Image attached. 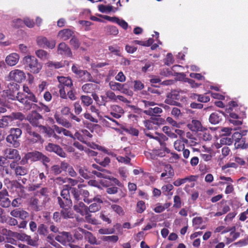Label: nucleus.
<instances>
[{
	"mask_svg": "<svg viewBox=\"0 0 248 248\" xmlns=\"http://www.w3.org/2000/svg\"><path fill=\"white\" fill-rule=\"evenodd\" d=\"M47 39L44 36H39L37 38V44L40 47H44L46 44L47 43Z\"/></svg>",
	"mask_w": 248,
	"mask_h": 248,
	"instance_id": "nucleus-54",
	"label": "nucleus"
},
{
	"mask_svg": "<svg viewBox=\"0 0 248 248\" xmlns=\"http://www.w3.org/2000/svg\"><path fill=\"white\" fill-rule=\"evenodd\" d=\"M27 170L22 166H17L16 168L15 173L17 176H23L27 173Z\"/></svg>",
	"mask_w": 248,
	"mask_h": 248,
	"instance_id": "nucleus-49",
	"label": "nucleus"
},
{
	"mask_svg": "<svg viewBox=\"0 0 248 248\" xmlns=\"http://www.w3.org/2000/svg\"><path fill=\"white\" fill-rule=\"evenodd\" d=\"M22 131L20 129L18 128H12L10 130V134L7 137L6 140L7 142L12 144L15 147H17L19 146V142L17 139L20 137Z\"/></svg>",
	"mask_w": 248,
	"mask_h": 248,
	"instance_id": "nucleus-5",
	"label": "nucleus"
},
{
	"mask_svg": "<svg viewBox=\"0 0 248 248\" xmlns=\"http://www.w3.org/2000/svg\"><path fill=\"white\" fill-rule=\"evenodd\" d=\"M70 208V207H67L65 208L62 209L61 212V214L62 217L64 218H69L73 217V214Z\"/></svg>",
	"mask_w": 248,
	"mask_h": 248,
	"instance_id": "nucleus-37",
	"label": "nucleus"
},
{
	"mask_svg": "<svg viewBox=\"0 0 248 248\" xmlns=\"http://www.w3.org/2000/svg\"><path fill=\"white\" fill-rule=\"evenodd\" d=\"M101 208L100 204L94 202L91 204L89 207L87 206V211L90 213H95L97 212Z\"/></svg>",
	"mask_w": 248,
	"mask_h": 248,
	"instance_id": "nucleus-40",
	"label": "nucleus"
},
{
	"mask_svg": "<svg viewBox=\"0 0 248 248\" xmlns=\"http://www.w3.org/2000/svg\"><path fill=\"white\" fill-rule=\"evenodd\" d=\"M27 132L30 134L29 137V140L32 143H36L39 141L41 140L40 136L37 133L32 132L31 129V127L29 125H28L27 129Z\"/></svg>",
	"mask_w": 248,
	"mask_h": 248,
	"instance_id": "nucleus-29",
	"label": "nucleus"
},
{
	"mask_svg": "<svg viewBox=\"0 0 248 248\" xmlns=\"http://www.w3.org/2000/svg\"><path fill=\"white\" fill-rule=\"evenodd\" d=\"M35 107H36L38 110L43 111L44 112H48L50 111V109L48 106L42 103H40L38 105L35 104Z\"/></svg>",
	"mask_w": 248,
	"mask_h": 248,
	"instance_id": "nucleus-51",
	"label": "nucleus"
},
{
	"mask_svg": "<svg viewBox=\"0 0 248 248\" xmlns=\"http://www.w3.org/2000/svg\"><path fill=\"white\" fill-rule=\"evenodd\" d=\"M57 199L59 204L62 209L71 206L72 202L70 199H67V198L62 199L61 197H58Z\"/></svg>",
	"mask_w": 248,
	"mask_h": 248,
	"instance_id": "nucleus-32",
	"label": "nucleus"
},
{
	"mask_svg": "<svg viewBox=\"0 0 248 248\" xmlns=\"http://www.w3.org/2000/svg\"><path fill=\"white\" fill-rule=\"evenodd\" d=\"M247 130H240L239 132H235L232 136V139L235 142H239L242 137L246 135Z\"/></svg>",
	"mask_w": 248,
	"mask_h": 248,
	"instance_id": "nucleus-36",
	"label": "nucleus"
},
{
	"mask_svg": "<svg viewBox=\"0 0 248 248\" xmlns=\"http://www.w3.org/2000/svg\"><path fill=\"white\" fill-rule=\"evenodd\" d=\"M98 10L103 13H108L112 10V6L110 5H104L103 4L99 5L98 6Z\"/></svg>",
	"mask_w": 248,
	"mask_h": 248,
	"instance_id": "nucleus-46",
	"label": "nucleus"
},
{
	"mask_svg": "<svg viewBox=\"0 0 248 248\" xmlns=\"http://www.w3.org/2000/svg\"><path fill=\"white\" fill-rule=\"evenodd\" d=\"M86 144L89 147H90L92 149H98L100 151H102L105 153H106L107 154H108V150L105 148L104 147H102V146H100L98 145H97L96 144L94 143H93V142H86Z\"/></svg>",
	"mask_w": 248,
	"mask_h": 248,
	"instance_id": "nucleus-48",
	"label": "nucleus"
},
{
	"mask_svg": "<svg viewBox=\"0 0 248 248\" xmlns=\"http://www.w3.org/2000/svg\"><path fill=\"white\" fill-rule=\"evenodd\" d=\"M208 93H206L203 94H199L197 100L198 101L202 103H206L210 101V97L207 95Z\"/></svg>",
	"mask_w": 248,
	"mask_h": 248,
	"instance_id": "nucleus-55",
	"label": "nucleus"
},
{
	"mask_svg": "<svg viewBox=\"0 0 248 248\" xmlns=\"http://www.w3.org/2000/svg\"><path fill=\"white\" fill-rule=\"evenodd\" d=\"M180 99V92L178 91H173L168 94L165 102L170 105L178 106L179 103L177 101Z\"/></svg>",
	"mask_w": 248,
	"mask_h": 248,
	"instance_id": "nucleus-11",
	"label": "nucleus"
},
{
	"mask_svg": "<svg viewBox=\"0 0 248 248\" xmlns=\"http://www.w3.org/2000/svg\"><path fill=\"white\" fill-rule=\"evenodd\" d=\"M25 157L26 160L31 161L41 160L43 163H48L50 161L48 157L38 151L28 153L25 155Z\"/></svg>",
	"mask_w": 248,
	"mask_h": 248,
	"instance_id": "nucleus-6",
	"label": "nucleus"
},
{
	"mask_svg": "<svg viewBox=\"0 0 248 248\" xmlns=\"http://www.w3.org/2000/svg\"><path fill=\"white\" fill-rule=\"evenodd\" d=\"M110 208L120 216H122L124 214V211L123 208L119 205L115 204H111Z\"/></svg>",
	"mask_w": 248,
	"mask_h": 248,
	"instance_id": "nucleus-44",
	"label": "nucleus"
},
{
	"mask_svg": "<svg viewBox=\"0 0 248 248\" xmlns=\"http://www.w3.org/2000/svg\"><path fill=\"white\" fill-rule=\"evenodd\" d=\"M31 207L35 211H38L42 209V205L39 204L38 200L35 197H32L30 200Z\"/></svg>",
	"mask_w": 248,
	"mask_h": 248,
	"instance_id": "nucleus-34",
	"label": "nucleus"
},
{
	"mask_svg": "<svg viewBox=\"0 0 248 248\" xmlns=\"http://www.w3.org/2000/svg\"><path fill=\"white\" fill-rule=\"evenodd\" d=\"M36 56L41 60H44L49 58V54L45 50L39 49L35 52Z\"/></svg>",
	"mask_w": 248,
	"mask_h": 248,
	"instance_id": "nucleus-43",
	"label": "nucleus"
},
{
	"mask_svg": "<svg viewBox=\"0 0 248 248\" xmlns=\"http://www.w3.org/2000/svg\"><path fill=\"white\" fill-rule=\"evenodd\" d=\"M146 209L145 204L144 202L139 201L137 204V211L139 213H142Z\"/></svg>",
	"mask_w": 248,
	"mask_h": 248,
	"instance_id": "nucleus-58",
	"label": "nucleus"
},
{
	"mask_svg": "<svg viewBox=\"0 0 248 248\" xmlns=\"http://www.w3.org/2000/svg\"><path fill=\"white\" fill-rule=\"evenodd\" d=\"M102 239L105 241L116 243L118 241L119 237L117 235H114L111 236H104Z\"/></svg>",
	"mask_w": 248,
	"mask_h": 248,
	"instance_id": "nucleus-56",
	"label": "nucleus"
},
{
	"mask_svg": "<svg viewBox=\"0 0 248 248\" xmlns=\"http://www.w3.org/2000/svg\"><path fill=\"white\" fill-rule=\"evenodd\" d=\"M8 195L6 189L0 191V205L3 208H8L11 205V201L7 197Z\"/></svg>",
	"mask_w": 248,
	"mask_h": 248,
	"instance_id": "nucleus-14",
	"label": "nucleus"
},
{
	"mask_svg": "<svg viewBox=\"0 0 248 248\" xmlns=\"http://www.w3.org/2000/svg\"><path fill=\"white\" fill-rule=\"evenodd\" d=\"M185 139L178 140L174 143V147L178 151H181L185 149Z\"/></svg>",
	"mask_w": 248,
	"mask_h": 248,
	"instance_id": "nucleus-38",
	"label": "nucleus"
},
{
	"mask_svg": "<svg viewBox=\"0 0 248 248\" xmlns=\"http://www.w3.org/2000/svg\"><path fill=\"white\" fill-rule=\"evenodd\" d=\"M8 78L12 81L20 83L25 79L26 76L23 71L15 69L9 73Z\"/></svg>",
	"mask_w": 248,
	"mask_h": 248,
	"instance_id": "nucleus-9",
	"label": "nucleus"
},
{
	"mask_svg": "<svg viewBox=\"0 0 248 248\" xmlns=\"http://www.w3.org/2000/svg\"><path fill=\"white\" fill-rule=\"evenodd\" d=\"M57 53L61 55L71 57L72 52L69 46L63 42L61 43L57 47Z\"/></svg>",
	"mask_w": 248,
	"mask_h": 248,
	"instance_id": "nucleus-15",
	"label": "nucleus"
},
{
	"mask_svg": "<svg viewBox=\"0 0 248 248\" xmlns=\"http://www.w3.org/2000/svg\"><path fill=\"white\" fill-rule=\"evenodd\" d=\"M71 192L75 198V202L81 200L80 197V193H79L78 189L76 188H72L71 189Z\"/></svg>",
	"mask_w": 248,
	"mask_h": 248,
	"instance_id": "nucleus-63",
	"label": "nucleus"
},
{
	"mask_svg": "<svg viewBox=\"0 0 248 248\" xmlns=\"http://www.w3.org/2000/svg\"><path fill=\"white\" fill-rule=\"evenodd\" d=\"M174 58L171 53H169L167 54L166 58L164 60L165 64L167 65H170L174 62Z\"/></svg>",
	"mask_w": 248,
	"mask_h": 248,
	"instance_id": "nucleus-60",
	"label": "nucleus"
},
{
	"mask_svg": "<svg viewBox=\"0 0 248 248\" xmlns=\"http://www.w3.org/2000/svg\"><path fill=\"white\" fill-rule=\"evenodd\" d=\"M121 28L124 30H127L128 27V23L123 19H120L118 17L117 21L116 22Z\"/></svg>",
	"mask_w": 248,
	"mask_h": 248,
	"instance_id": "nucleus-62",
	"label": "nucleus"
},
{
	"mask_svg": "<svg viewBox=\"0 0 248 248\" xmlns=\"http://www.w3.org/2000/svg\"><path fill=\"white\" fill-rule=\"evenodd\" d=\"M166 141L159 142L160 145V149H156L154 151V154L158 157L165 156L166 154L169 153L170 150L166 147Z\"/></svg>",
	"mask_w": 248,
	"mask_h": 248,
	"instance_id": "nucleus-20",
	"label": "nucleus"
},
{
	"mask_svg": "<svg viewBox=\"0 0 248 248\" xmlns=\"http://www.w3.org/2000/svg\"><path fill=\"white\" fill-rule=\"evenodd\" d=\"M187 127L190 130L194 132L202 131V130L201 123L196 120H193L187 124Z\"/></svg>",
	"mask_w": 248,
	"mask_h": 248,
	"instance_id": "nucleus-27",
	"label": "nucleus"
},
{
	"mask_svg": "<svg viewBox=\"0 0 248 248\" xmlns=\"http://www.w3.org/2000/svg\"><path fill=\"white\" fill-rule=\"evenodd\" d=\"M16 97L24 105V108L28 110L34 108L35 106L34 103L37 102L34 93L27 94V93H18Z\"/></svg>",
	"mask_w": 248,
	"mask_h": 248,
	"instance_id": "nucleus-1",
	"label": "nucleus"
},
{
	"mask_svg": "<svg viewBox=\"0 0 248 248\" xmlns=\"http://www.w3.org/2000/svg\"><path fill=\"white\" fill-rule=\"evenodd\" d=\"M19 60V56L16 53H12L6 56L5 58L6 63L10 66H13L16 65Z\"/></svg>",
	"mask_w": 248,
	"mask_h": 248,
	"instance_id": "nucleus-21",
	"label": "nucleus"
},
{
	"mask_svg": "<svg viewBox=\"0 0 248 248\" xmlns=\"http://www.w3.org/2000/svg\"><path fill=\"white\" fill-rule=\"evenodd\" d=\"M224 116L225 115L222 111L215 112L210 115L209 121L211 124H216L221 122Z\"/></svg>",
	"mask_w": 248,
	"mask_h": 248,
	"instance_id": "nucleus-18",
	"label": "nucleus"
},
{
	"mask_svg": "<svg viewBox=\"0 0 248 248\" xmlns=\"http://www.w3.org/2000/svg\"><path fill=\"white\" fill-rule=\"evenodd\" d=\"M12 236L21 241L26 242L28 245L31 246H36L37 245L36 240L32 239L30 236L24 233L14 232Z\"/></svg>",
	"mask_w": 248,
	"mask_h": 248,
	"instance_id": "nucleus-10",
	"label": "nucleus"
},
{
	"mask_svg": "<svg viewBox=\"0 0 248 248\" xmlns=\"http://www.w3.org/2000/svg\"><path fill=\"white\" fill-rule=\"evenodd\" d=\"M182 151L183 157L184 158V159H182V162L185 164L186 165L188 163V161L186 160V159L188 158V157H189L190 152L188 149L185 148L183 149Z\"/></svg>",
	"mask_w": 248,
	"mask_h": 248,
	"instance_id": "nucleus-59",
	"label": "nucleus"
},
{
	"mask_svg": "<svg viewBox=\"0 0 248 248\" xmlns=\"http://www.w3.org/2000/svg\"><path fill=\"white\" fill-rule=\"evenodd\" d=\"M124 109L117 105H113L111 107L110 115L115 119H119L124 113Z\"/></svg>",
	"mask_w": 248,
	"mask_h": 248,
	"instance_id": "nucleus-23",
	"label": "nucleus"
},
{
	"mask_svg": "<svg viewBox=\"0 0 248 248\" xmlns=\"http://www.w3.org/2000/svg\"><path fill=\"white\" fill-rule=\"evenodd\" d=\"M202 218L201 217H195L192 220L193 226L195 229H198L202 222Z\"/></svg>",
	"mask_w": 248,
	"mask_h": 248,
	"instance_id": "nucleus-47",
	"label": "nucleus"
},
{
	"mask_svg": "<svg viewBox=\"0 0 248 248\" xmlns=\"http://www.w3.org/2000/svg\"><path fill=\"white\" fill-rule=\"evenodd\" d=\"M46 65L51 69H56L62 67L64 64L62 62L49 61L46 63Z\"/></svg>",
	"mask_w": 248,
	"mask_h": 248,
	"instance_id": "nucleus-35",
	"label": "nucleus"
},
{
	"mask_svg": "<svg viewBox=\"0 0 248 248\" xmlns=\"http://www.w3.org/2000/svg\"><path fill=\"white\" fill-rule=\"evenodd\" d=\"M74 209L80 215L85 214L87 210V206L81 200L75 202Z\"/></svg>",
	"mask_w": 248,
	"mask_h": 248,
	"instance_id": "nucleus-25",
	"label": "nucleus"
},
{
	"mask_svg": "<svg viewBox=\"0 0 248 248\" xmlns=\"http://www.w3.org/2000/svg\"><path fill=\"white\" fill-rule=\"evenodd\" d=\"M105 119L102 120L103 124L107 127L115 129L116 126H120V124L115 119L109 115L105 116Z\"/></svg>",
	"mask_w": 248,
	"mask_h": 248,
	"instance_id": "nucleus-19",
	"label": "nucleus"
},
{
	"mask_svg": "<svg viewBox=\"0 0 248 248\" xmlns=\"http://www.w3.org/2000/svg\"><path fill=\"white\" fill-rule=\"evenodd\" d=\"M81 232L85 234V239L88 242L92 245H98L96 237L90 232L81 229Z\"/></svg>",
	"mask_w": 248,
	"mask_h": 248,
	"instance_id": "nucleus-31",
	"label": "nucleus"
},
{
	"mask_svg": "<svg viewBox=\"0 0 248 248\" xmlns=\"http://www.w3.org/2000/svg\"><path fill=\"white\" fill-rule=\"evenodd\" d=\"M92 166L94 169L98 170H93L92 171V174L95 175L98 177L104 178L107 179L112 178L111 175H110V173L109 171L102 168V167L97 164H93Z\"/></svg>",
	"mask_w": 248,
	"mask_h": 248,
	"instance_id": "nucleus-8",
	"label": "nucleus"
},
{
	"mask_svg": "<svg viewBox=\"0 0 248 248\" xmlns=\"http://www.w3.org/2000/svg\"><path fill=\"white\" fill-rule=\"evenodd\" d=\"M199 140L196 138H189L188 140L185 139V143L190 146H196L199 144Z\"/></svg>",
	"mask_w": 248,
	"mask_h": 248,
	"instance_id": "nucleus-52",
	"label": "nucleus"
},
{
	"mask_svg": "<svg viewBox=\"0 0 248 248\" xmlns=\"http://www.w3.org/2000/svg\"><path fill=\"white\" fill-rule=\"evenodd\" d=\"M82 103L84 106L88 107L93 103L92 98L87 95H81L80 97Z\"/></svg>",
	"mask_w": 248,
	"mask_h": 248,
	"instance_id": "nucleus-42",
	"label": "nucleus"
},
{
	"mask_svg": "<svg viewBox=\"0 0 248 248\" xmlns=\"http://www.w3.org/2000/svg\"><path fill=\"white\" fill-rule=\"evenodd\" d=\"M46 151L54 152L62 157H65L66 154L62 149L59 145L49 143L46 147Z\"/></svg>",
	"mask_w": 248,
	"mask_h": 248,
	"instance_id": "nucleus-13",
	"label": "nucleus"
},
{
	"mask_svg": "<svg viewBox=\"0 0 248 248\" xmlns=\"http://www.w3.org/2000/svg\"><path fill=\"white\" fill-rule=\"evenodd\" d=\"M109 84L110 89L113 91H119L120 90H122L124 86V84L113 81L110 82Z\"/></svg>",
	"mask_w": 248,
	"mask_h": 248,
	"instance_id": "nucleus-41",
	"label": "nucleus"
},
{
	"mask_svg": "<svg viewBox=\"0 0 248 248\" xmlns=\"http://www.w3.org/2000/svg\"><path fill=\"white\" fill-rule=\"evenodd\" d=\"M25 119V116L21 112L13 113L11 115L3 116L0 119V128H5L13 124L14 120H22Z\"/></svg>",
	"mask_w": 248,
	"mask_h": 248,
	"instance_id": "nucleus-4",
	"label": "nucleus"
},
{
	"mask_svg": "<svg viewBox=\"0 0 248 248\" xmlns=\"http://www.w3.org/2000/svg\"><path fill=\"white\" fill-rule=\"evenodd\" d=\"M23 62L26 68L32 73H38L42 68L41 65L38 62L37 59L31 55L25 56Z\"/></svg>",
	"mask_w": 248,
	"mask_h": 248,
	"instance_id": "nucleus-2",
	"label": "nucleus"
},
{
	"mask_svg": "<svg viewBox=\"0 0 248 248\" xmlns=\"http://www.w3.org/2000/svg\"><path fill=\"white\" fill-rule=\"evenodd\" d=\"M21 196L19 195L16 198L14 199L12 202L11 204L13 207H18L22 204V200L21 198Z\"/></svg>",
	"mask_w": 248,
	"mask_h": 248,
	"instance_id": "nucleus-57",
	"label": "nucleus"
},
{
	"mask_svg": "<svg viewBox=\"0 0 248 248\" xmlns=\"http://www.w3.org/2000/svg\"><path fill=\"white\" fill-rule=\"evenodd\" d=\"M79 76L82 78V79L85 82L91 81L95 82V81L93 79L91 75L87 71L82 70L81 72V75Z\"/></svg>",
	"mask_w": 248,
	"mask_h": 248,
	"instance_id": "nucleus-39",
	"label": "nucleus"
},
{
	"mask_svg": "<svg viewBox=\"0 0 248 248\" xmlns=\"http://www.w3.org/2000/svg\"><path fill=\"white\" fill-rule=\"evenodd\" d=\"M173 201H174V204H173V207L176 208H179L182 206V202L180 197L176 195L173 198Z\"/></svg>",
	"mask_w": 248,
	"mask_h": 248,
	"instance_id": "nucleus-61",
	"label": "nucleus"
},
{
	"mask_svg": "<svg viewBox=\"0 0 248 248\" xmlns=\"http://www.w3.org/2000/svg\"><path fill=\"white\" fill-rule=\"evenodd\" d=\"M54 118L57 123L62 125V126L67 128H69L72 126V124L70 123H69L62 116H61L58 113H56L54 114Z\"/></svg>",
	"mask_w": 248,
	"mask_h": 248,
	"instance_id": "nucleus-28",
	"label": "nucleus"
},
{
	"mask_svg": "<svg viewBox=\"0 0 248 248\" xmlns=\"http://www.w3.org/2000/svg\"><path fill=\"white\" fill-rule=\"evenodd\" d=\"M237 107V103L235 101L231 102L226 108V112L229 114V121L231 123L235 125L242 124V121L238 116V114L233 112L236 111Z\"/></svg>",
	"mask_w": 248,
	"mask_h": 248,
	"instance_id": "nucleus-3",
	"label": "nucleus"
},
{
	"mask_svg": "<svg viewBox=\"0 0 248 248\" xmlns=\"http://www.w3.org/2000/svg\"><path fill=\"white\" fill-rule=\"evenodd\" d=\"M144 133L146 136L150 139L155 140L158 142L162 141H167L168 140V138L163 134L158 133H154L149 130H145Z\"/></svg>",
	"mask_w": 248,
	"mask_h": 248,
	"instance_id": "nucleus-17",
	"label": "nucleus"
},
{
	"mask_svg": "<svg viewBox=\"0 0 248 248\" xmlns=\"http://www.w3.org/2000/svg\"><path fill=\"white\" fill-rule=\"evenodd\" d=\"M10 215L14 217L19 218L22 220L26 219L29 216L27 211L20 208L12 210L10 212Z\"/></svg>",
	"mask_w": 248,
	"mask_h": 248,
	"instance_id": "nucleus-16",
	"label": "nucleus"
},
{
	"mask_svg": "<svg viewBox=\"0 0 248 248\" xmlns=\"http://www.w3.org/2000/svg\"><path fill=\"white\" fill-rule=\"evenodd\" d=\"M173 188V185L169 184H167L165 186H163L162 187L161 189H162V192L165 195L168 194V195L171 196L172 195V193L170 192V191L171 190H172Z\"/></svg>",
	"mask_w": 248,
	"mask_h": 248,
	"instance_id": "nucleus-45",
	"label": "nucleus"
},
{
	"mask_svg": "<svg viewBox=\"0 0 248 248\" xmlns=\"http://www.w3.org/2000/svg\"><path fill=\"white\" fill-rule=\"evenodd\" d=\"M72 235L66 232H60L59 234L55 237V239L63 245H67L72 240Z\"/></svg>",
	"mask_w": 248,
	"mask_h": 248,
	"instance_id": "nucleus-12",
	"label": "nucleus"
},
{
	"mask_svg": "<svg viewBox=\"0 0 248 248\" xmlns=\"http://www.w3.org/2000/svg\"><path fill=\"white\" fill-rule=\"evenodd\" d=\"M85 214H82V216H85V218L86 221L88 223H90L93 224H96V220L95 219L92 217V215L90 214L91 213L87 211Z\"/></svg>",
	"mask_w": 248,
	"mask_h": 248,
	"instance_id": "nucleus-53",
	"label": "nucleus"
},
{
	"mask_svg": "<svg viewBox=\"0 0 248 248\" xmlns=\"http://www.w3.org/2000/svg\"><path fill=\"white\" fill-rule=\"evenodd\" d=\"M154 67V62L150 61L147 62L145 65L141 68V71L143 72L152 71Z\"/></svg>",
	"mask_w": 248,
	"mask_h": 248,
	"instance_id": "nucleus-50",
	"label": "nucleus"
},
{
	"mask_svg": "<svg viewBox=\"0 0 248 248\" xmlns=\"http://www.w3.org/2000/svg\"><path fill=\"white\" fill-rule=\"evenodd\" d=\"M28 121L33 126L40 127L43 122L42 116L35 111L30 113L27 117Z\"/></svg>",
	"mask_w": 248,
	"mask_h": 248,
	"instance_id": "nucleus-7",
	"label": "nucleus"
},
{
	"mask_svg": "<svg viewBox=\"0 0 248 248\" xmlns=\"http://www.w3.org/2000/svg\"><path fill=\"white\" fill-rule=\"evenodd\" d=\"M5 156L8 159H15L19 160L20 156L18 154V151L14 149H7L5 151Z\"/></svg>",
	"mask_w": 248,
	"mask_h": 248,
	"instance_id": "nucleus-26",
	"label": "nucleus"
},
{
	"mask_svg": "<svg viewBox=\"0 0 248 248\" xmlns=\"http://www.w3.org/2000/svg\"><path fill=\"white\" fill-rule=\"evenodd\" d=\"M99 89L97 85L93 83H86L82 87V91L86 93H91L94 97V93Z\"/></svg>",
	"mask_w": 248,
	"mask_h": 248,
	"instance_id": "nucleus-22",
	"label": "nucleus"
},
{
	"mask_svg": "<svg viewBox=\"0 0 248 248\" xmlns=\"http://www.w3.org/2000/svg\"><path fill=\"white\" fill-rule=\"evenodd\" d=\"M144 84L140 80H135L134 81V88L135 91H140L143 89Z\"/></svg>",
	"mask_w": 248,
	"mask_h": 248,
	"instance_id": "nucleus-64",
	"label": "nucleus"
},
{
	"mask_svg": "<svg viewBox=\"0 0 248 248\" xmlns=\"http://www.w3.org/2000/svg\"><path fill=\"white\" fill-rule=\"evenodd\" d=\"M58 81L59 82V85L58 87H71L72 86V80L69 77H58Z\"/></svg>",
	"mask_w": 248,
	"mask_h": 248,
	"instance_id": "nucleus-30",
	"label": "nucleus"
},
{
	"mask_svg": "<svg viewBox=\"0 0 248 248\" xmlns=\"http://www.w3.org/2000/svg\"><path fill=\"white\" fill-rule=\"evenodd\" d=\"M162 112V108L157 107L154 108H149L148 109L144 110L143 112L146 115L153 116L160 114Z\"/></svg>",
	"mask_w": 248,
	"mask_h": 248,
	"instance_id": "nucleus-33",
	"label": "nucleus"
},
{
	"mask_svg": "<svg viewBox=\"0 0 248 248\" xmlns=\"http://www.w3.org/2000/svg\"><path fill=\"white\" fill-rule=\"evenodd\" d=\"M74 31L70 29H65L59 31L58 33V38L65 41L69 39L72 36Z\"/></svg>",
	"mask_w": 248,
	"mask_h": 248,
	"instance_id": "nucleus-24",
	"label": "nucleus"
}]
</instances>
